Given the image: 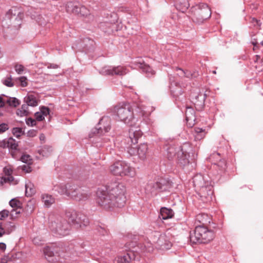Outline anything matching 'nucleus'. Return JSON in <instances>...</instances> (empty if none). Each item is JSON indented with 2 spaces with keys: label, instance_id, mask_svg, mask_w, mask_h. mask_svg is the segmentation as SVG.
Here are the masks:
<instances>
[{
  "label": "nucleus",
  "instance_id": "61",
  "mask_svg": "<svg viewBox=\"0 0 263 263\" xmlns=\"http://www.w3.org/2000/svg\"><path fill=\"white\" fill-rule=\"evenodd\" d=\"M252 44L254 45V47L257 46L258 42L256 39H253L252 41Z\"/></svg>",
  "mask_w": 263,
  "mask_h": 263
},
{
  "label": "nucleus",
  "instance_id": "31",
  "mask_svg": "<svg viewBox=\"0 0 263 263\" xmlns=\"http://www.w3.org/2000/svg\"><path fill=\"white\" fill-rule=\"evenodd\" d=\"M42 202L46 207H49L53 204L55 200L51 195L44 194L42 195Z\"/></svg>",
  "mask_w": 263,
  "mask_h": 263
},
{
  "label": "nucleus",
  "instance_id": "57",
  "mask_svg": "<svg viewBox=\"0 0 263 263\" xmlns=\"http://www.w3.org/2000/svg\"><path fill=\"white\" fill-rule=\"evenodd\" d=\"M5 178L6 179V181L7 182H11L13 180V177L10 175V174H9V175L7 177H5Z\"/></svg>",
  "mask_w": 263,
  "mask_h": 263
},
{
  "label": "nucleus",
  "instance_id": "13",
  "mask_svg": "<svg viewBox=\"0 0 263 263\" xmlns=\"http://www.w3.org/2000/svg\"><path fill=\"white\" fill-rule=\"evenodd\" d=\"M128 72L127 69L123 66H106L100 71V73L104 76H122Z\"/></svg>",
  "mask_w": 263,
  "mask_h": 263
},
{
  "label": "nucleus",
  "instance_id": "6",
  "mask_svg": "<svg viewBox=\"0 0 263 263\" xmlns=\"http://www.w3.org/2000/svg\"><path fill=\"white\" fill-rule=\"evenodd\" d=\"M192 19L197 23H202L210 18L211 11L207 4L201 3L191 8Z\"/></svg>",
  "mask_w": 263,
  "mask_h": 263
},
{
  "label": "nucleus",
  "instance_id": "28",
  "mask_svg": "<svg viewBox=\"0 0 263 263\" xmlns=\"http://www.w3.org/2000/svg\"><path fill=\"white\" fill-rule=\"evenodd\" d=\"M24 102L28 105L32 107L36 106L38 105V102L36 98L33 95H28L24 98Z\"/></svg>",
  "mask_w": 263,
  "mask_h": 263
},
{
  "label": "nucleus",
  "instance_id": "63",
  "mask_svg": "<svg viewBox=\"0 0 263 263\" xmlns=\"http://www.w3.org/2000/svg\"><path fill=\"white\" fill-rule=\"evenodd\" d=\"M45 139V136L43 134L40 135V140H41V141L44 140Z\"/></svg>",
  "mask_w": 263,
  "mask_h": 263
},
{
  "label": "nucleus",
  "instance_id": "2",
  "mask_svg": "<svg viewBox=\"0 0 263 263\" xmlns=\"http://www.w3.org/2000/svg\"><path fill=\"white\" fill-rule=\"evenodd\" d=\"M114 115L117 120L124 122L131 127H134L133 125L135 123V114H138L139 116H143L144 111L136 105L132 106L129 104H119L115 106L113 110Z\"/></svg>",
  "mask_w": 263,
  "mask_h": 263
},
{
  "label": "nucleus",
  "instance_id": "58",
  "mask_svg": "<svg viewBox=\"0 0 263 263\" xmlns=\"http://www.w3.org/2000/svg\"><path fill=\"white\" fill-rule=\"evenodd\" d=\"M6 249V245L5 243L0 242V249L4 251Z\"/></svg>",
  "mask_w": 263,
  "mask_h": 263
},
{
  "label": "nucleus",
  "instance_id": "18",
  "mask_svg": "<svg viewBox=\"0 0 263 263\" xmlns=\"http://www.w3.org/2000/svg\"><path fill=\"white\" fill-rule=\"evenodd\" d=\"M9 204L12 208H14V209H13L10 212V216L11 218H15L16 217L17 215L21 213V203L18 200L14 198L9 201Z\"/></svg>",
  "mask_w": 263,
  "mask_h": 263
},
{
  "label": "nucleus",
  "instance_id": "3",
  "mask_svg": "<svg viewBox=\"0 0 263 263\" xmlns=\"http://www.w3.org/2000/svg\"><path fill=\"white\" fill-rule=\"evenodd\" d=\"M128 250L125 254L117 257L115 263H129L132 260L139 259V255L142 252H151L153 251L152 243L146 242L144 244L137 245L136 242H131L128 245Z\"/></svg>",
  "mask_w": 263,
  "mask_h": 263
},
{
  "label": "nucleus",
  "instance_id": "25",
  "mask_svg": "<svg viewBox=\"0 0 263 263\" xmlns=\"http://www.w3.org/2000/svg\"><path fill=\"white\" fill-rule=\"evenodd\" d=\"M138 66L141 69L142 71L146 74L147 77H150L155 74V71L149 65L139 62Z\"/></svg>",
  "mask_w": 263,
  "mask_h": 263
},
{
  "label": "nucleus",
  "instance_id": "49",
  "mask_svg": "<svg viewBox=\"0 0 263 263\" xmlns=\"http://www.w3.org/2000/svg\"><path fill=\"white\" fill-rule=\"evenodd\" d=\"M24 67L22 65H16L15 66V70L18 74H21L24 71Z\"/></svg>",
  "mask_w": 263,
  "mask_h": 263
},
{
  "label": "nucleus",
  "instance_id": "9",
  "mask_svg": "<svg viewBox=\"0 0 263 263\" xmlns=\"http://www.w3.org/2000/svg\"><path fill=\"white\" fill-rule=\"evenodd\" d=\"M69 223L75 228L79 229L87 226L89 221L88 217L83 214L77 213L74 211L67 213Z\"/></svg>",
  "mask_w": 263,
  "mask_h": 263
},
{
  "label": "nucleus",
  "instance_id": "33",
  "mask_svg": "<svg viewBox=\"0 0 263 263\" xmlns=\"http://www.w3.org/2000/svg\"><path fill=\"white\" fill-rule=\"evenodd\" d=\"M28 106L29 105H28L27 103L23 104L21 108L17 110V114L22 117L27 116L29 114V111L28 110Z\"/></svg>",
  "mask_w": 263,
  "mask_h": 263
},
{
  "label": "nucleus",
  "instance_id": "64",
  "mask_svg": "<svg viewBox=\"0 0 263 263\" xmlns=\"http://www.w3.org/2000/svg\"><path fill=\"white\" fill-rule=\"evenodd\" d=\"M27 167V166L26 165H23L22 166V170L23 171H26V172H29V171L28 170H26Z\"/></svg>",
  "mask_w": 263,
  "mask_h": 263
},
{
  "label": "nucleus",
  "instance_id": "29",
  "mask_svg": "<svg viewBox=\"0 0 263 263\" xmlns=\"http://www.w3.org/2000/svg\"><path fill=\"white\" fill-rule=\"evenodd\" d=\"M52 151V147L49 145H44L41 147L37 153L43 157H47L50 155Z\"/></svg>",
  "mask_w": 263,
  "mask_h": 263
},
{
  "label": "nucleus",
  "instance_id": "37",
  "mask_svg": "<svg viewBox=\"0 0 263 263\" xmlns=\"http://www.w3.org/2000/svg\"><path fill=\"white\" fill-rule=\"evenodd\" d=\"M32 185L31 183L26 184V195L27 196H31L32 194L35 193V190L32 187Z\"/></svg>",
  "mask_w": 263,
  "mask_h": 263
},
{
  "label": "nucleus",
  "instance_id": "17",
  "mask_svg": "<svg viewBox=\"0 0 263 263\" xmlns=\"http://www.w3.org/2000/svg\"><path fill=\"white\" fill-rule=\"evenodd\" d=\"M189 154L183 147L179 148L177 151V163L181 166H184L189 164Z\"/></svg>",
  "mask_w": 263,
  "mask_h": 263
},
{
  "label": "nucleus",
  "instance_id": "26",
  "mask_svg": "<svg viewBox=\"0 0 263 263\" xmlns=\"http://www.w3.org/2000/svg\"><path fill=\"white\" fill-rule=\"evenodd\" d=\"M148 151L147 144L143 143L140 144L137 148V153L139 157L141 159H144Z\"/></svg>",
  "mask_w": 263,
  "mask_h": 263
},
{
  "label": "nucleus",
  "instance_id": "21",
  "mask_svg": "<svg viewBox=\"0 0 263 263\" xmlns=\"http://www.w3.org/2000/svg\"><path fill=\"white\" fill-rule=\"evenodd\" d=\"M185 117L188 125L192 126L194 124L193 122L196 120L195 111L192 107H186Z\"/></svg>",
  "mask_w": 263,
  "mask_h": 263
},
{
  "label": "nucleus",
  "instance_id": "36",
  "mask_svg": "<svg viewBox=\"0 0 263 263\" xmlns=\"http://www.w3.org/2000/svg\"><path fill=\"white\" fill-rule=\"evenodd\" d=\"M177 154V151L173 146H169L167 149V155L168 159H172Z\"/></svg>",
  "mask_w": 263,
  "mask_h": 263
},
{
  "label": "nucleus",
  "instance_id": "24",
  "mask_svg": "<svg viewBox=\"0 0 263 263\" xmlns=\"http://www.w3.org/2000/svg\"><path fill=\"white\" fill-rule=\"evenodd\" d=\"M160 214V217L164 220L171 218L174 215V213L172 209L165 207L161 208Z\"/></svg>",
  "mask_w": 263,
  "mask_h": 263
},
{
  "label": "nucleus",
  "instance_id": "20",
  "mask_svg": "<svg viewBox=\"0 0 263 263\" xmlns=\"http://www.w3.org/2000/svg\"><path fill=\"white\" fill-rule=\"evenodd\" d=\"M214 158H216L217 159H219V161H217L216 163H214V166H217L220 172H223L225 171L227 167V164L226 161L224 159H220V154L218 153H213L212 155L210 156L209 159L210 160L212 161V160Z\"/></svg>",
  "mask_w": 263,
  "mask_h": 263
},
{
  "label": "nucleus",
  "instance_id": "56",
  "mask_svg": "<svg viewBox=\"0 0 263 263\" xmlns=\"http://www.w3.org/2000/svg\"><path fill=\"white\" fill-rule=\"evenodd\" d=\"M48 68L57 69L59 68V65L56 64H50L47 66Z\"/></svg>",
  "mask_w": 263,
  "mask_h": 263
},
{
  "label": "nucleus",
  "instance_id": "11",
  "mask_svg": "<svg viewBox=\"0 0 263 263\" xmlns=\"http://www.w3.org/2000/svg\"><path fill=\"white\" fill-rule=\"evenodd\" d=\"M66 8L68 12H71L80 16L88 17L90 20H92L93 18V16L90 15L89 10L84 6L81 5L79 2H68Z\"/></svg>",
  "mask_w": 263,
  "mask_h": 263
},
{
  "label": "nucleus",
  "instance_id": "15",
  "mask_svg": "<svg viewBox=\"0 0 263 263\" xmlns=\"http://www.w3.org/2000/svg\"><path fill=\"white\" fill-rule=\"evenodd\" d=\"M111 120L108 116L103 117L99 121L97 126L95 128L93 133L102 134L108 132L110 129Z\"/></svg>",
  "mask_w": 263,
  "mask_h": 263
},
{
  "label": "nucleus",
  "instance_id": "40",
  "mask_svg": "<svg viewBox=\"0 0 263 263\" xmlns=\"http://www.w3.org/2000/svg\"><path fill=\"white\" fill-rule=\"evenodd\" d=\"M12 133L14 136L18 138L23 134V132L21 128L14 127L12 129Z\"/></svg>",
  "mask_w": 263,
  "mask_h": 263
},
{
  "label": "nucleus",
  "instance_id": "16",
  "mask_svg": "<svg viewBox=\"0 0 263 263\" xmlns=\"http://www.w3.org/2000/svg\"><path fill=\"white\" fill-rule=\"evenodd\" d=\"M73 199L77 201H81L87 198L88 195L85 191L80 187H77L72 185V189L70 190L69 196Z\"/></svg>",
  "mask_w": 263,
  "mask_h": 263
},
{
  "label": "nucleus",
  "instance_id": "45",
  "mask_svg": "<svg viewBox=\"0 0 263 263\" xmlns=\"http://www.w3.org/2000/svg\"><path fill=\"white\" fill-rule=\"evenodd\" d=\"M9 129L8 124L5 123H3L0 124V134H3Z\"/></svg>",
  "mask_w": 263,
  "mask_h": 263
},
{
  "label": "nucleus",
  "instance_id": "53",
  "mask_svg": "<svg viewBox=\"0 0 263 263\" xmlns=\"http://www.w3.org/2000/svg\"><path fill=\"white\" fill-rule=\"evenodd\" d=\"M26 124L28 125L33 126L35 125L36 121L31 118H28L26 121Z\"/></svg>",
  "mask_w": 263,
  "mask_h": 263
},
{
  "label": "nucleus",
  "instance_id": "7",
  "mask_svg": "<svg viewBox=\"0 0 263 263\" xmlns=\"http://www.w3.org/2000/svg\"><path fill=\"white\" fill-rule=\"evenodd\" d=\"M50 230L60 236H65L70 230V224L65 218L59 217L52 221L49 226Z\"/></svg>",
  "mask_w": 263,
  "mask_h": 263
},
{
  "label": "nucleus",
  "instance_id": "32",
  "mask_svg": "<svg viewBox=\"0 0 263 263\" xmlns=\"http://www.w3.org/2000/svg\"><path fill=\"white\" fill-rule=\"evenodd\" d=\"M6 235H9L15 229V226L12 222H3Z\"/></svg>",
  "mask_w": 263,
  "mask_h": 263
},
{
  "label": "nucleus",
  "instance_id": "19",
  "mask_svg": "<svg viewBox=\"0 0 263 263\" xmlns=\"http://www.w3.org/2000/svg\"><path fill=\"white\" fill-rule=\"evenodd\" d=\"M71 189H72V185L57 184L53 186V191L61 195H66L68 196Z\"/></svg>",
  "mask_w": 263,
  "mask_h": 263
},
{
  "label": "nucleus",
  "instance_id": "62",
  "mask_svg": "<svg viewBox=\"0 0 263 263\" xmlns=\"http://www.w3.org/2000/svg\"><path fill=\"white\" fill-rule=\"evenodd\" d=\"M90 41V42H91V43H89V46H92V45H93V41H91V40L90 41V40H89L88 39H85V40H84V42H86V41Z\"/></svg>",
  "mask_w": 263,
  "mask_h": 263
},
{
  "label": "nucleus",
  "instance_id": "22",
  "mask_svg": "<svg viewBox=\"0 0 263 263\" xmlns=\"http://www.w3.org/2000/svg\"><path fill=\"white\" fill-rule=\"evenodd\" d=\"M193 183L196 190L209 183L204 182L203 176L200 174L194 176L193 178Z\"/></svg>",
  "mask_w": 263,
  "mask_h": 263
},
{
  "label": "nucleus",
  "instance_id": "39",
  "mask_svg": "<svg viewBox=\"0 0 263 263\" xmlns=\"http://www.w3.org/2000/svg\"><path fill=\"white\" fill-rule=\"evenodd\" d=\"M158 235H159L158 240L156 241H154V242L157 243L160 247H164L167 248L165 246V243L163 242V241L165 240V236L164 235H159L158 234Z\"/></svg>",
  "mask_w": 263,
  "mask_h": 263
},
{
  "label": "nucleus",
  "instance_id": "5",
  "mask_svg": "<svg viewBox=\"0 0 263 263\" xmlns=\"http://www.w3.org/2000/svg\"><path fill=\"white\" fill-rule=\"evenodd\" d=\"M215 237L213 231L202 226H196L194 232L191 233L190 241L193 243H207L212 241Z\"/></svg>",
  "mask_w": 263,
  "mask_h": 263
},
{
  "label": "nucleus",
  "instance_id": "41",
  "mask_svg": "<svg viewBox=\"0 0 263 263\" xmlns=\"http://www.w3.org/2000/svg\"><path fill=\"white\" fill-rule=\"evenodd\" d=\"M21 160L25 163L31 164V157L29 155H23L21 157Z\"/></svg>",
  "mask_w": 263,
  "mask_h": 263
},
{
  "label": "nucleus",
  "instance_id": "35",
  "mask_svg": "<svg viewBox=\"0 0 263 263\" xmlns=\"http://www.w3.org/2000/svg\"><path fill=\"white\" fill-rule=\"evenodd\" d=\"M195 131L196 133V135L195 136L196 139L200 140L205 136L204 130L202 128L196 127Z\"/></svg>",
  "mask_w": 263,
  "mask_h": 263
},
{
  "label": "nucleus",
  "instance_id": "42",
  "mask_svg": "<svg viewBox=\"0 0 263 263\" xmlns=\"http://www.w3.org/2000/svg\"><path fill=\"white\" fill-rule=\"evenodd\" d=\"M16 82H18L20 83V85L22 87H26L27 85V79L25 77H21L19 78L15 79Z\"/></svg>",
  "mask_w": 263,
  "mask_h": 263
},
{
  "label": "nucleus",
  "instance_id": "14",
  "mask_svg": "<svg viewBox=\"0 0 263 263\" xmlns=\"http://www.w3.org/2000/svg\"><path fill=\"white\" fill-rule=\"evenodd\" d=\"M197 193L201 200L203 202H210L212 200L214 193L213 186L207 183V184L197 190Z\"/></svg>",
  "mask_w": 263,
  "mask_h": 263
},
{
  "label": "nucleus",
  "instance_id": "30",
  "mask_svg": "<svg viewBox=\"0 0 263 263\" xmlns=\"http://www.w3.org/2000/svg\"><path fill=\"white\" fill-rule=\"evenodd\" d=\"M171 91L172 94L175 97H178L179 96L183 93V89L180 86L179 84H175L174 86L171 84Z\"/></svg>",
  "mask_w": 263,
  "mask_h": 263
},
{
  "label": "nucleus",
  "instance_id": "47",
  "mask_svg": "<svg viewBox=\"0 0 263 263\" xmlns=\"http://www.w3.org/2000/svg\"><path fill=\"white\" fill-rule=\"evenodd\" d=\"M9 211L7 210H4L0 212V220H3L5 218L8 216Z\"/></svg>",
  "mask_w": 263,
  "mask_h": 263
},
{
  "label": "nucleus",
  "instance_id": "12",
  "mask_svg": "<svg viewBox=\"0 0 263 263\" xmlns=\"http://www.w3.org/2000/svg\"><path fill=\"white\" fill-rule=\"evenodd\" d=\"M142 133L139 127H130L129 129V137L127 138L128 142H131V145L127 147L128 153L131 155H137V148L132 146L138 143V139L141 137Z\"/></svg>",
  "mask_w": 263,
  "mask_h": 263
},
{
  "label": "nucleus",
  "instance_id": "60",
  "mask_svg": "<svg viewBox=\"0 0 263 263\" xmlns=\"http://www.w3.org/2000/svg\"><path fill=\"white\" fill-rule=\"evenodd\" d=\"M5 102L4 101L2 96H0V108L4 107Z\"/></svg>",
  "mask_w": 263,
  "mask_h": 263
},
{
  "label": "nucleus",
  "instance_id": "59",
  "mask_svg": "<svg viewBox=\"0 0 263 263\" xmlns=\"http://www.w3.org/2000/svg\"><path fill=\"white\" fill-rule=\"evenodd\" d=\"M6 182V179L5 178V177H0V185H3Z\"/></svg>",
  "mask_w": 263,
  "mask_h": 263
},
{
  "label": "nucleus",
  "instance_id": "46",
  "mask_svg": "<svg viewBox=\"0 0 263 263\" xmlns=\"http://www.w3.org/2000/svg\"><path fill=\"white\" fill-rule=\"evenodd\" d=\"M44 116H46L49 114V109L47 107L42 106L41 108V112Z\"/></svg>",
  "mask_w": 263,
  "mask_h": 263
},
{
  "label": "nucleus",
  "instance_id": "52",
  "mask_svg": "<svg viewBox=\"0 0 263 263\" xmlns=\"http://www.w3.org/2000/svg\"><path fill=\"white\" fill-rule=\"evenodd\" d=\"M8 139H4L0 141V147L3 148H8Z\"/></svg>",
  "mask_w": 263,
  "mask_h": 263
},
{
  "label": "nucleus",
  "instance_id": "54",
  "mask_svg": "<svg viewBox=\"0 0 263 263\" xmlns=\"http://www.w3.org/2000/svg\"><path fill=\"white\" fill-rule=\"evenodd\" d=\"M251 22L255 26L260 27L261 25L260 20H258L255 18H252Z\"/></svg>",
  "mask_w": 263,
  "mask_h": 263
},
{
  "label": "nucleus",
  "instance_id": "34",
  "mask_svg": "<svg viewBox=\"0 0 263 263\" xmlns=\"http://www.w3.org/2000/svg\"><path fill=\"white\" fill-rule=\"evenodd\" d=\"M6 103L11 107H16L20 104V102L16 98H9Z\"/></svg>",
  "mask_w": 263,
  "mask_h": 263
},
{
  "label": "nucleus",
  "instance_id": "55",
  "mask_svg": "<svg viewBox=\"0 0 263 263\" xmlns=\"http://www.w3.org/2000/svg\"><path fill=\"white\" fill-rule=\"evenodd\" d=\"M4 235H6L5 231L3 227V223H0V237H2Z\"/></svg>",
  "mask_w": 263,
  "mask_h": 263
},
{
  "label": "nucleus",
  "instance_id": "44",
  "mask_svg": "<svg viewBox=\"0 0 263 263\" xmlns=\"http://www.w3.org/2000/svg\"><path fill=\"white\" fill-rule=\"evenodd\" d=\"M175 70L176 71H180L181 72V74H184V77H185L190 78V77H191L192 76V74L190 72L185 71H184L183 69H182L180 68H179V67H177L175 68Z\"/></svg>",
  "mask_w": 263,
  "mask_h": 263
},
{
  "label": "nucleus",
  "instance_id": "38",
  "mask_svg": "<svg viewBox=\"0 0 263 263\" xmlns=\"http://www.w3.org/2000/svg\"><path fill=\"white\" fill-rule=\"evenodd\" d=\"M44 254L45 257L48 259V257H52L54 255V253L52 249L50 247H46L43 250Z\"/></svg>",
  "mask_w": 263,
  "mask_h": 263
},
{
  "label": "nucleus",
  "instance_id": "48",
  "mask_svg": "<svg viewBox=\"0 0 263 263\" xmlns=\"http://www.w3.org/2000/svg\"><path fill=\"white\" fill-rule=\"evenodd\" d=\"M202 217L203 218H207L208 215L204 214H199L197 216L196 220H198L200 223L204 224V221L203 219L202 218Z\"/></svg>",
  "mask_w": 263,
  "mask_h": 263
},
{
  "label": "nucleus",
  "instance_id": "1",
  "mask_svg": "<svg viewBox=\"0 0 263 263\" xmlns=\"http://www.w3.org/2000/svg\"><path fill=\"white\" fill-rule=\"evenodd\" d=\"M125 187L118 182L110 183L105 190L99 188L97 192V202L102 208L109 210L115 207L121 208L125 204Z\"/></svg>",
  "mask_w": 263,
  "mask_h": 263
},
{
  "label": "nucleus",
  "instance_id": "50",
  "mask_svg": "<svg viewBox=\"0 0 263 263\" xmlns=\"http://www.w3.org/2000/svg\"><path fill=\"white\" fill-rule=\"evenodd\" d=\"M35 117L36 120L39 121H41L44 119V116L40 112H36L35 114Z\"/></svg>",
  "mask_w": 263,
  "mask_h": 263
},
{
  "label": "nucleus",
  "instance_id": "4",
  "mask_svg": "<svg viewBox=\"0 0 263 263\" xmlns=\"http://www.w3.org/2000/svg\"><path fill=\"white\" fill-rule=\"evenodd\" d=\"M23 16L24 14L20 8L13 7L6 13L2 20V27L4 28L18 29L22 24Z\"/></svg>",
  "mask_w": 263,
  "mask_h": 263
},
{
  "label": "nucleus",
  "instance_id": "43",
  "mask_svg": "<svg viewBox=\"0 0 263 263\" xmlns=\"http://www.w3.org/2000/svg\"><path fill=\"white\" fill-rule=\"evenodd\" d=\"M3 84L7 87H11L14 85V83L12 81V78L10 76L3 81Z\"/></svg>",
  "mask_w": 263,
  "mask_h": 263
},
{
  "label": "nucleus",
  "instance_id": "51",
  "mask_svg": "<svg viewBox=\"0 0 263 263\" xmlns=\"http://www.w3.org/2000/svg\"><path fill=\"white\" fill-rule=\"evenodd\" d=\"M98 231L100 233V234L102 235H105L108 234L107 230L106 229H105L104 228H103L101 227H100L98 229Z\"/></svg>",
  "mask_w": 263,
  "mask_h": 263
},
{
  "label": "nucleus",
  "instance_id": "8",
  "mask_svg": "<svg viewBox=\"0 0 263 263\" xmlns=\"http://www.w3.org/2000/svg\"><path fill=\"white\" fill-rule=\"evenodd\" d=\"M110 171L116 176L134 177L135 175V169L124 161L116 162L110 166Z\"/></svg>",
  "mask_w": 263,
  "mask_h": 263
},
{
  "label": "nucleus",
  "instance_id": "10",
  "mask_svg": "<svg viewBox=\"0 0 263 263\" xmlns=\"http://www.w3.org/2000/svg\"><path fill=\"white\" fill-rule=\"evenodd\" d=\"M171 187V183L164 179H160L156 182H151L146 185L145 191L152 195H156L158 192L168 190Z\"/></svg>",
  "mask_w": 263,
  "mask_h": 263
},
{
  "label": "nucleus",
  "instance_id": "23",
  "mask_svg": "<svg viewBox=\"0 0 263 263\" xmlns=\"http://www.w3.org/2000/svg\"><path fill=\"white\" fill-rule=\"evenodd\" d=\"M189 6L188 0H175V6L177 10L181 12L185 11Z\"/></svg>",
  "mask_w": 263,
  "mask_h": 263
},
{
  "label": "nucleus",
  "instance_id": "27",
  "mask_svg": "<svg viewBox=\"0 0 263 263\" xmlns=\"http://www.w3.org/2000/svg\"><path fill=\"white\" fill-rule=\"evenodd\" d=\"M8 148L11 153V155L13 158H15L14 156V152L17 149L18 144L16 140L12 138L8 139Z\"/></svg>",
  "mask_w": 263,
  "mask_h": 263
}]
</instances>
